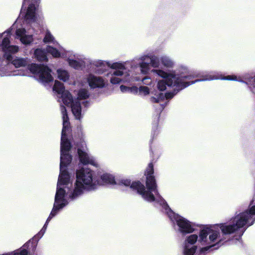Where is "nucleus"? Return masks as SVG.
Returning <instances> with one entry per match:
<instances>
[{"label": "nucleus", "mask_w": 255, "mask_h": 255, "mask_svg": "<svg viewBox=\"0 0 255 255\" xmlns=\"http://www.w3.org/2000/svg\"><path fill=\"white\" fill-rule=\"evenodd\" d=\"M62 114L63 129L61 133L60 144V164L59 178L61 186L66 190L69 197L75 199L83 195L85 192L92 191L97 189L101 185L115 184L114 176L108 173H105L98 178L95 172L89 168H81L76 171V180L73 184L70 182V176L66 170V167L71 161L72 157L69 151L71 143L67 138L69 131V119L66 108L61 106Z\"/></svg>", "instance_id": "1"}, {"label": "nucleus", "mask_w": 255, "mask_h": 255, "mask_svg": "<svg viewBox=\"0 0 255 255\" xmlns=\"http://www.w3.org/2000/svg\"><path fill=\"white\" fill-rule=\"evenodd\" d=\"M151 72L164 79L160 80L157 82V87L160 91L165 90L167 86L174 88L173 92L163 94L164 99H171L179 91L199 81L223 79L244 82L240 77H237L235 75L223 77L221 75L215 74L213 73L203 75L201 79L192 80L195 76L191 74L187 67L184 66H181L176 70L169 72L162 69H153Z\"/></svg>", "instance_id": "2"}, {"label": "nucleus", "mask_w": 255, "mask_h": 255, "mask_svg": "<svg viewBox=\"0 0 255 255\" xmlns=\"http://www.w3.org/2000/svg\"><path fill=\"white\" fill-rule=\"evenodd\" d=\"M233 224V218L228 223L214 225L202 229L198 237L196 234H192L186 237L184 242V255H193L196 250V246L194 244L198 241L202 246H205L200 250L201 254L209 251L212 248L217 249L221 245L224 240V236L236 233L239 237L240 231L230 232V230L223 229L225 226Z\"/></svg>", "instance_id": "3"}, {"label": "nucleus", "mask_w": 255, "mask_h": 255, "mask_svg": "<svg viewBox=\"0 0 255 255\" xmlns=\"http://www.w3.org/2000/svg\"><path fill=\"white\" fill-rule=\"evenodd\" d=\"M65 58H67L69 65L74 69L81 70L85 67L86 64H90L91 66L97 68L95 72L98 74H102L106 66H108L113 69V71L110 73V81L113 84H119L121 82L126 83L130 80L129 78L127 77L128 74L124 71L126 70V66L130 64L131 62L111 63L109 61L101 60H92L84 55L70 50L66 52Z\"/></svg>", "instance_id": "4"}, {"label": "nucleus", "mask_w": 255, "mask_h": 255, "mask_svg": "<svg viewBox=\"0 0 255 255\" xmlns=\"http://www.w3.org/2000/svg\"><path fill=\"white\" fill-rule=\"evenodd\" d=\"M53 90L56 93L61 100L66 106H70L73 114L77 120H80L82 118L81 101H83L82 104L87 107L89 102L86 100L90 96L88 90L85 88L80 89L77 92V99L73 100L71 94L64 89L63 84L59 81L56 80Z\"/></svg>", "instance_id": "5"}, {"label": "nucleus", "mask_w": 255, "mask_h": 255, "mask_svg": "<svg viewBox=\"0 0 255 255\" xmlns=\"http://www.w3.org/2000/svg\"><path fill=\"white\" fill-rule=\"evenodd\" d=\"M126 62H131L130 64H128L126 66V70L124 71L127 72L128 74L127 77L130 79L129 81H127L126 82L133 81L131 77L130 76L129 70H127V68L129 67L131 68H134L136 67L137 65L139 64L141 72L142 74H146L150 70V66L154 68H158L161 63L164 67L171 68L173 67L174 65V61L166 55L161 56L158 58L149 53L142 55L138 58H135L131 61H128Z\"/></svg>", "instance_id": "6"}, {"label": "nucleus", "mask_w": 255, "mask_h": 255, "mask_svg": "<svg viewBox=\"0 0 255 255\" xmlns=\"http://www.w3.org/2000/svg\"><path fill=\"white\" fill-rule=\"evenodd\" d=\"M11 30L8 29L2 33H0V47L3 52V57L16 68L25 67L30 63L28 58L15 57L13 58L12 54L17 53L19 47L16 45H10Z\"/></svg>", "instance_id": "7"}, {"label": "nucleus", "mask_w": 255, "mask_h": 255, "mask_svg": "<svg viewBox=\"0 0 255 255\" xmlns=\"http://www.w3.org/2000/svg\"><path fill=\"white\" fill-rule=\"evenodd\" d=\"M255 195L250 203L249 209L244 212L236 213L233 217V224L225 226L223 229L230 230V232L240 231L242 236L248 227L252 225L255 221Z\"/></svg>", "instance_id": "8"}, {"label": "nucleus", "mask_w": 255, "mask_h": 255, "mask_svg": "<svg viewBox=\"0 0 255 255\" xmlns=\"http://www.w3.org/2000/svg\"><path fill=\"white\" fill-rule=\"evenodd\" d=\"M61 177L58 178L57 190L55 196L53 208L47 218L45 224L42 229L33 238V240L37 242L44 234L49 222L53 218L59 211L68 204V199L70 198L68 195L65 189L63 188L60 183Z\"/></svg>", "instance_id": "9"}, {"label": "nucleus", "mask_w": 255, "mask_h": 255, "mask_svg": "<svg viewBox=\"0 0 255 255\" xmlns=\"http://www.w3.org/2000/svg\"><path fill=\"white\" fill-rule=\"evenodd\" d=\"M159 203L162 207L170 220L173 224H176L177 230L180 233L184 235L191 233L194 231L193 224L183 217L174 213L164 200H162Z\"/></svg>", "instance_id": "10"}, {"label": "nucleus", "mask_w": 255, "mask_h": 255, "mask_svg": "<svg viewBox=\"0 0 255 255\" xmlns=\"http://www.w3.org/2000/svg\"><path fill=\"white\" fill-rule=\"evenodd\" d=\"M153 173V165L152 163H150L145 172V174L146 175V191L148 194L152 196L154 201L159 203L164 199L158 192L155 178L152 175Z\"/></svg>", "instance_id": "11"}, {"label": "nucleus", "mask_w": 255, "mask_h": 255, "mask_svg": "<svg viewBox=\"0 0 255 255\" xmlns=\"http://www.w3.org/2000/svg\"><path fill=\"white\" fill-rule=\"evenodd\" d=\"M28 69L33 74L34 78L43 84L53 81L51 70L46 66L32 64L28 67Z\"/></svg>", "instance_id": "12"}, {"label": "nucleus", "mask_w": 255, "mask_h": 255, "mask_svg": "<svg viewBox=\"0 0 255 255\" xmlns=\"http://www.w3.org/2000/svg\"><path fill=\"white\" fill-rule=\"evenodd\" d=\"M121 183L125 186L129 187L132 191L136 192L141 196L144 200L150 202L154 201V199L152 198V196L147 193L145 186L139 181L131 182L129 179H123L121 180Z\"/></svg>", "instance_id": "13"}, {"label": "nucleus", "mask_w": 255, "mask_h": 255, "mask_svg": "<svg viewBox=\"0 0 255 255\" xmlns=\"http://www.w3.org/2000/svg\"><path fill=\"white\" fill-rule=\"evenodd\" d=\"M26 0H23L22 7L21 9L20 16L24 18L27 23H31L35 21L36 19V10L37 1L30 3L27 9L24 8Z\"/></svg>", "instance_id": "14"}, {"label": "nucleus", "mask_w": 255, "mask_h": 255, "mask_svg": "<svg viewBox=\"0 0 255 255\" xmlns=\"http://www.w3.org/2000/svg\"><path fill=\"white\" fill-rule=\"evenodd\" d=\"M150 93L151 96L150 100L152 103H160L161 109L164 108L163 104L160 103L164 99L163 94L157 91H150L149 89L144 86L139 87V94L142 96H146Z\"/></svg>", "instance_id": "15"}, {"label": "nucleus", "mask_w": 255, "mask_h": 255, "mask_svg": "<svg viewBox=\"0 0 255 255\" xmlns=\"http://www.w3.org/2000/svg\"><path fill=\"white\" fill-rule=\"evenodd\" d=\"M78 153L80 161L83 164H91L96 167H99L98 162L93 156L79 148L78 149Z\"/></svg>", "instance_id": "16"}, {"label": "nucleus", "mask_w": 255, "mask_h": 255, "mask_svg": "<svg viewBox=\"0 0 255 255\" xmlns=\"http://www.w3.org/2000/svg\"><path fill=\"white\" fill-rule=\"evenodd\" d=\"M87 81L92 89L102 88L105 85V81L102 77L91 74L87 76Z\"/></svg>", "instance_id": "17"}, {"label": "nucleus", "mask_w": 255, "mask_h": 255, "mask_svg": "<svg viewBox=\"0 0 255 255\" xmlns=\"http://www.w3.org/2000/svg\"><path fill=\"white\" fill-rule=\"evenodd\" d=\"M11 65L7 63L6 65L0 66V76H26V72L24 71H12Z\"/></svg>", "instance_id": "18"}, {"label": "nucleus", "mask_w": 255, "mask_h": 255, "mask_svg": "<svg viewBox=\"0 0 255 255\" xmlns=\"http://www.w3.org/2000/svg\"><path fill=\"white\" fill-rule=\"evenodd\" d=\"M16 38L19 39L21 43L24 44H28L33 40L32 35L27 34L24 28H18L16 30Z\"/></svg>", "instance_id": "19"}, {"label": "nucleus", "mask_w": 255, "mask_h": 255, "mask_svg": "<svg viewBox=\"0 0 255 255\" xmlns=\"http://www.w3.org/2000/svg\"><path fill=\"white\" fill-rule=\"evenodd\" d=\"M56 45H57L58 50L52 46H48L46 48V50L48 53L51 54L54 57H62L65 58V54L68 50H66L62 47L60 46L58 43Z\"/></svg>", "instance_id": "20"}, {"label": "nucleus", "mask_w": 255, "mask_h": 255, "mask_svg": "<svg viewBox=\"0 0 255 255\" xmlns=\"http://www.w3.org/2000/svg\"><path fill=\"white\" fill-rule=\"evenodd\" d=\"M34 56L39 61H45L47 60L45 51L41 49H37L35 50Z\"/></svg>", "instance_id": "21"}, {"label": "nucleus", "mask_w": 255, "mask_h": 255, "mask_svg": "<svg viewBox=\"0 0 255 255\" xmlns=\"http://www.w3.org/2000/svg\"><path fill=\"white\" fill-rule=\"evenodd\" d=\"M57 76L60 80L66 82L69 79V74L67 71L59 69L57 70Z\"/></svg>", "instance_id": "22"}, {"label": "nucleus", "mask_w": 255, "mask_h": 255, "mask_svg": "<svg viewBox=\"0 0 255 255\" xmlns=\"http://www.w3.org/2000/svg\"><path fill=\"white\" fill-rule=\"evenodd\" d=\"M246 83L253 92H255V76L249 78Z\"/></svg>", "instance_id": "23"}, {"label": "nucleus", "mask_w": 255, "mask_h": 255, "mask_svg": "<svg viewBox=\"0 0 255 255\" xmlns=\"http://www.w3.org/2000/svg\"><path fill=\"white\" fill-rule=\"evenodd\" d=\"M54 38L51 32L48 30H46L45 37L43 39V42L44 43L53 42L54 43Z\"/></svg>", "instance_id": "24"}, {"label": "nucleus", "mask_w": 255, "mask_h": 255, "mask_svg": "<svg viewBox=\"0 0 255 255\" xmlns=\"http://www.w3.org/2000/svg\"><path fill=\"white\" fill-rule=\"evenodd\" d=\"M142 83L144 85H150L152 84V81L151 78L149 77H145L142 80Z\"/></svg>", "instance_id": "25"}, {"label": "nucleus", "mask_w": 255, "mask_h": 255, "mask_svg": "<svg viewBox=\"0 0 255 255\" xmlns=\"http://www.w3.org/2000/svg\"><path fill=\"white\" fill-rule=\"evenodd\" d=\"M129 92L133 93V94H137L139 93V88H138L136 86H133L131 87H129Z\"/></svg>", "instance_id": "26"}, {"label": "nucleus", "mask_w": 255, "mask_h": 255, "mask_svg": "<svg viewBox=\"0 0 255 255\" xmlns=\"http://www.w3.org/2000/svg\"><path fill=\"white\" fill-rule=\"evenodd\" d=\"M120 90L122 92H129V87L124 85H121L120 86Z\"/></svg>", "instance_id": "27"}, {"label": "nucleus", "mask_w": 255, "mask_h": 255, "mask_svg": "<svg viewBox=\"0 0 255 255\" xmlns=\"http://www.w3.org/2000/svg\"><path fill=\"white\" fill-rule=\"evenodd\" d=\"M155 133L157 134L158 133V132H155H155H154L153 133H152V135L153 136H154V135L155 134Z\"/></svg>", "instance_id": "28"}]
</instances>
